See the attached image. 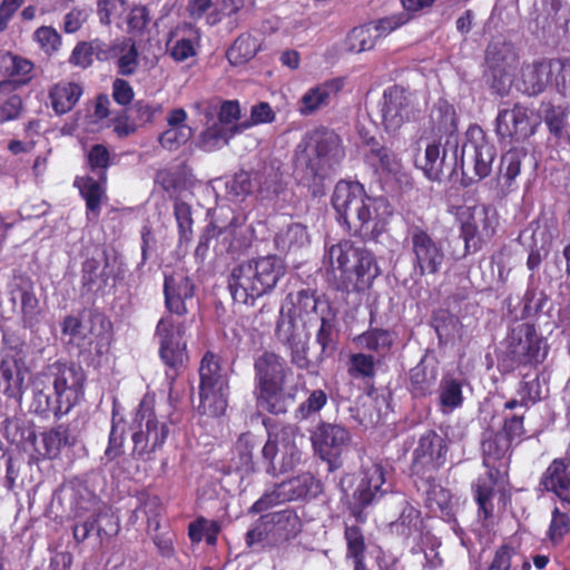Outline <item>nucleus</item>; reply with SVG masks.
Masks as SVG:
<instances>
[{
  "label": "nucleus",
  "instance_id": "15",
  "mask_svg": "<svg viewBox=\"0 0 570 570\" xmlns=\"http://www.w3.org/2000/svg\"><path fill=\"white\" fill-rule=\"evenodd\" d=\"M322 492V482L311 472H302L265 491L249 508L248 514L263 513L271 508L298 500L316 498Z\"/></svg>",
  "mask_w": 570,
  "mask_h": 570
},
{
  "label": "nucleus",
  "instance_id": "61",
  "mask_svg": "<svg viewBox=\"0 0 570 570\" xmlns=\"http://www.w3.org/2000/svg\"><path fill=\"white\" fill-rule=\"evenodd\" d=\"M431 117L444 131H453L456 128L455 110L446 100L441 99L435 104Z\"/></svg>",
  "mask_w": 570,
  "mask_h": 570
},
{
  "label": "nucleus",
  "instance_id": "30",
  "mask_svg": "<svg viewBox=\"0 0 570 570\" xmlns=\"http://www.w3.org/2000/svg\"><path fill=\"white\" fill-rule=\"evenodd\" d=\"M187 112L183 108L171 109L166 116V129L160 132L158 141L167 150H177L185 145L194 134L187 125Z\"/></svg>",
  "mask_w": 570,
  "mask_h": 570
},
{
  "label": "nucleus",
  "instance_id": "43",
  "mask_svg": "<svg viewBox=\"0 0 570 570\" xmlns=\"http://www.w3.org/2000/svg\"><path fill=\"white\" fill-rule=\"evenodd\" d=\"M220 524L216 520H208L203 515L197 517L188 525V537L193 543H199L204 539L208 546H215Z\"/></svg>",
  "mask_w": 570,
  "mask_h": 570
},
{
  "label": "nucleus",
  "instance_id": "60",
  "mask_svg": "<svg viewBox=\"0 0 570 570\" xmlns=\"http://www.w3.org/2000/svg\"><path fill=\"white\" fill-rule=\"evenodd\" d=\"M443 161L444 158L441 157L440 145H428L422 168L430 180H439L441 178Z\"/></svg>",
  "mask_w": 570,
  "mask_h": 570
},
{
  "label": "nucleus",
  "instance_id": "42",
  "mask_svg": "<svg viewBox=\"0 0 570 570\" xmlns=\"http://www.w3.org/2000/svg\"><path fill=\"white\" fill-rule=\"evenodd\" d=\"M127 432V423L122 416L112 412L111 426L108 436V445L105 450V456L108 461H115L120 458L124 451V444Z\"/></svg>",
  "mask_w": 570,
  "mask_h": 570
},
{
  "label": "nucleus",
  "instance_id": "36",
  "mask_svg": "<svg viewBox=\"0 0 570 570\" xmlns=\"http://www.w3.org/2000/svg\"><path fill=\"white\" fill-rule=\"evenodd\" d=\"M75 186L86 200L88 219H96L100 214L101 203L106 199L105 183L92 177H78L75 180Z\"/></svg>",
  "mask_w": 570,
  "mask_h": 570
},
{
  "label": "nucleus",
  "instance_id": "1",
  "mask_svg": "<svg viewBox=\"0 0 570 570\" xmlns=\"http://www.w3.org/2000/svg\"><path fill=\"white\" fill-rule=\"evenodd\" d=\"M52 380L39 374L32 382L30 411L42 419L60 420L83 395L86 376L80 367L57 362L52 365Z\"/></svg>",
  "mask_w": 570,
  "mask_h": 570
},
{
  "label": "nucleus",
  "instance_id": "10",
  "mask_svg": "<svg viewBox=\"0 0 570 570\" xmlns=\"http://www.w3.org/2000/svg\"><path fill=\"white\" fill-rule=\"evenodd\" d=\"M185 334V323L175 322L170 316L161 317L156 325L158 356L164 364L165 377L170 387L188 367L189 353Z\"/></svg>",
  "mask_w": 570,
  "mask_h": 570
},
{
  "label": "nucleus",
  "instance_id": "50",
  "mask_svg": "<svg viewBox=\"0 0 570 570\" xmlns=\"http://www.w3.org/2000/svg\"><path fill=\"white\" fill-rule=\"evenodd\" d=\"M195 287H164L165 304L170 313L185 315L188 313L187 302L195 295Z\"/></svg>",
  "mask_w": 570,
  "mask_h": 570
},
{
  "label": "nucleus",
  "instance_id": "13",
  "mask_svg": "<svg viewBox=\"0 0 570 570\" xmlns=\"http://www.w3.org/2000/svg\"><path fill=\"white\" fill-rule=\"evenodd\" d=\"M137 430L132 433V458L137 460H151L153 454L166 443L170 429L168 420L159 419L154 407L141 402L136 415Z\"/></svg>",
  "mask_w": 570,
  "mask_h": 570
},
{
  "label": "nucleus",
  "instance_id": "41",
  "mask_svg": "<svg viewBox=\"0 0 570 570\" xmlns=\"http://www.w3.org/2000/svg\"><path fill=\"white\" fill-rule=\"evenodd\" d=\"M531 233L533 248H540L543 253L549 252V246L556 235V223L553 219L541 216L532 222L523 235Z\"/></svg>",
  "mask_w": 570,
  "mask_h": 570
},
{
  "label": "nucleus",
  "instance_id": "35",
  "mask_svg": "<svg viewBox=\"0 0 570 570\" xmlns=\"http://www.w3.org/2000/svg\"><path fill=\"white\" fill-rule=\"evenodd\" d=\"M0 75L11 78L18 85H27L35 76V65L11 52H0Z\"/></svg>",
  "mask_w": 570,
  "mask_h": 570
},
{
  "label": "nucleus",
  "instance_id": "29",
  "mask_svg": "<svg viewBox=\"0 0 570 570\" xmlns=\"http://www.w3.org/2000/svg\"><path fill=\"white\" fill-rule=\"evenodd\" d=\"M521 380L517 386V395L519 399H510L503 405V410L512 411L517 406L529 410L543 400L542 382L540 380L541 372L539 366L527 367V370L519 371Z\"/></svg>",
  "mask_w": 570,
  "mask_h": 570
},
{
  "label": "nucleus",
  "instance_id": "26",
  "mask_svg": "<svg viewBox=\"0 0 570 570\" xmlns=\"http://www.w3.org/2000/svg\"><path fill=\"white\" fill-rule=\"evenodd\" d=\"M561 69V60H541L524 65L517 88L529 96L542 92L550 83L552 76Z\"/></svg>",
  "mask_w": 570,
  "mask_h": 570
},
{
  "label": "nucleus",
  "instance_id": "52",
  "mask_svg": "<svg viewBox=\"0 0 570 570\" xmlns=\"http://www.w3.org/2000/svg\"><path fill=\"white\" fill-rule=\"evenodd\" d=\"M422 522L421 512L409 505L402 510L399 519L392 527L397 534L409 539L413 534L421 532Z\"/></svg>",
  "mask_w": 570,
  "mask_h": 570
},
{
  "label": "nucleus",
  "instance_id": "32",
  "mask_svg": "<svg viewBox=\"0 0 570 570\" xmlns=\"http://www.w3.org/2000/svg\"><path fill=\"white\" fill-rule=\"evenodd\" d=\"M24 371L21 362L13 355L0 362V390L8 397L21 403L24 393Z\"/></svg>",
  "mask_w": 570,
  "mask_h": 570
},
{
  "label": "nucleus",
  "instance_id": "54",
  "mask_svg": "<svg viewBox=\"0 0 570 570\" xmlns=\"http://www.w3.org/2000/svg\"><path fill=\"white\" fill-rule=\"evenodd\" d=\"M524 413H504L503 423L498 433L512 444H520L527 432L524 428Z\"/></svg>",
  "mask_w": 570,
  "mask_h": 570
},
{
  "label": "nucleus",
  "instance_id": "6",
  "mask_svg": "<svg viewBox=\"0 0 570 570\" xmlns=\"http://www.w3.org/2000/svg\"><path fill=\"white\" fill-rule=\"evenodd\" d=\"M254 372L257 406L275 415L286 413L285 386L293 376L286 360L275 352L264 351L254 361Z\"/></svg>",
  "mask_w": 570,
  "mask_h": 570
},
{
  "label": "nucleus",
  "instance_id": "40",
  "mask_svg": "<svg viewBox=\"0 0 570 570\" xmlns=\"http://www.w3.org/2000/svg\"><path fill=\"white\" fill-rule=\"evenodd\" d=\"M463 382L459 379L444 376L440 383L439 402L443 413L452 412L463 405Z\"/></svg>",
  "mask_w": 570,
  "mask_h": 570
},
{
  "label": "nucleus",
  "instance_id": "3",
  "mask_svg": "<svg viewBox=\"0 0 570 570\" xmlns=\"http://www.w3.org/2000/svg\"><path fill=\"white\" fill-rule=\"evenodd\" d=\"M341 138L331 129L316 128L305 134L295 150V173L309 184L324 178L344 158Z\"/></svg>",
  "mask_w": 570,
  "mask_h": 570
},
{
  "label": "nucleus",
  "instance_id": "39",
  "mask_svg": "<svg viewBox=\"0 0 570 570\" xmlns=\"http://www.w3.org/2000/svg\"><path fill=\"white\" fill-rule=\"evenodd\" d=\"M228 390L229 387L199 390V414L210 417L224 415L228 406Z\"/></svg>",
  "mask_w": 570,
  "mask_h": 570
},
{
  "label": "nucleus",
  "instance_id": "37",
  "mask_svg": "<svg viewBox=\"0 0 570 570\" xmlns=\"http://www.w3.org/2000/svg\"><path fill=\"white\" fill-rule=\"evenodd\" d=\"M425 492V503L431 512L440 514L445 521H451L455 517L454 502L451 493L442 488L438 481L432 485H421Z\"/></svg>",
  "mask_w": 570,
  "mask_h": 570
},
{
  "label": "nucleus",
  "instance_id": "16",
  "mask_svg": "<svg viewBox=\"0 0 570 570\" xmlns=\"http://www.w3.org/2000/svg\"><path fill=\"white\" fill-rule=\"evenodd\" d=\"M458 217L466 253L476 252L483 243L489 242L499 226L497 210L485 205L462 207Z\"/></svg>",
  "mask_w": 570,
  "mask_h": 570
},
{
  "label": "nucleus",
  "instance_id": "5",
  "mask_svg": "<svg viewBox=\"0 0 570 570\" xmlns=\"http://www.w3.org/2000/svg\"><path fill=\"white\" fill-rule=\"evenodd\" d=\"M543 337L530 322L513 323L498 353V370L501 374L539 366L547 356L542 351Z\"/></svg>",
  "mask_w": 570,
  "mask_h": 570
},
{
  "label": "nucleus",
  "instance_id": "24",
  "mask_svg": "<svg viewBox=\"0 0 570 570\" xmlns=\"http://www.w3.org/2000/svg\"><path fill=\"white\" fill-rule=\"evenodd\" d=\"M385 473L386 471L382 463L371 462L363 465L361 480L353 493L354 502L351 507V513L357 520L363 521V510L385 493L382 489L385 483Z\"/></svg>",
  "mask_w": 570,
  "mask_h": 570
},
{
  "label": "nucleus",
  "instance_id": "4",
  "mask_svg": "<svg viewBox=\"0 0 570 570\" xmlns=\"http://www.w3.org/2000/svg\"><path fill=\"white\" fill-rule=\"evenodd\" d=\"M512 443L498 432H492L482 441L483 464L489 470L476 479L473 495L478 505V514L484 521L493 517V498L499 478L508 472Z\"/></svg>",
  "mask_w": 570,
  "mask_h": 570
},
{
  "label": "nucleus",
  "instance_id": "18",
  "mask_svg": "<svg viewBox=\"0 0 570 570\" xmlns=\"http://www.w3.org/2000/svg\"><path fill=\"white\" fill-rule=\"evenodd\" d=\"M406 234L415 268L422 275L435 274L444 261L442 243L435 239L421 223L409 222Z\"/></svg>",
  "mask_w": 570,
  "mask_h": 570
},
{
  "label": "nucleus",
  "instance_id": "62",
  "mask_svg": "<svg viewBox=\"0 0 570 570\" xmlns=\"http://www.w3.org/2000/svg\"><path fill=\"white\" fill-rule=\"evenodd\" d=\"M327 394L323 390L312 391L307 399L298 405L297 412L303 419H307L320 412L327 404Z\"/></svg>",
  "mask_w": 570,
  "mask_h": 570
},
{
  "label": "nucleus",
  "instance_id": "64",
  "mask_svg": "<svg viewBox=\"0 0 570 570\" xmlns=\"http://www.w3.org/2000/svg\"><path fill=\"white\" fill-rule=\"evenodd\" d=\"M521 151L518 149L508 150L501 158L500 174L507 180H513L520 174Z\"/></svg>",
  "mask_w": 570,
  "mask_h": 570
},
{
  "label": "nucleus",
  "instance_id": "19",
  "mask_svg": "<svg viewBox=\"0 0 570 570\" xmlns=\"http://www.w3.org/2000/svg\"><path fill=\"white\" fill-rule=\"evenodd\" d=\"M495 158V147L488 140L479 126L466 131V140L461 150V165L464 175L472 173L476 179L488 177Z\"/></svg>",
  "mask_w": 570,
  "mask_h": 570
},
{
  "label": "nucleus",
  "instance_id": "47",
  "mask_svg": "<svg viewBox=\"0 0 570 570\" xmlns=\"http://www.w3.org/2000/svg\"><path fill=\"white\" fill-rule=\"evenodd\" d=\"M345 559L366 557V537L362 527L358 524H347L344 527Z\"/></svg>",
  "mask_w": 570,
  "mask_h": 570
},
{
  "label": "nucleus",
  "instance_id": "34",
  "mask_svg": "<svg viewBox=\"0 0 570 570\" xmlns=\"http://www.w3.org/2000/svg\"><path fill=\"white\" fill-rule=\"evenodd\" d=\"M82 87L78 82L61 80L49 89V100L57 115L69 112L82 96Z\"/></svg>",
  "mask_w": 570,
  "mask_h": 570
},
{
  "label": "nucleus",
  "instance_id": "11",
  "mask_svg": "<svg viewBox=\"0 0 570 570\" xmlns=\"http://www.w3.org/2000/svg\"><path fill=\"white\" fill-rule=\"evenodd\" d=\"M448 452L449 441L435 430H428L420 435L410 464V476L417 490H421V485H433L439 481Z\"/></svg>",
  "mask_w": 570,
  "mask_h": 570
},
{
  "label": "nucleus",
  "instance_id": "25",
  "mask_svg": "<svg viewBox=\"0 0 570 570\" xmlns=\"http://www.w3.org/2000/svg\"><path fill=\"white\" fill-rule=\"evenodd\" d=\"M245 4L246 0H188L186 11L191 19L205 18L208 24L215 26L236 16Z\"/></svg>",
  "mask_w": 570,
  "mask_h": 570
},
{
  "label": "nucleus",
  "instance_id": "23",
  "mask_svg": "<svg viewBox=\"0 0 570 570\" xmlns=\"http://www.w3.org/2000/svg\"><path fill=\"white\" fill-rule=\"evenodd\" d=\"M284 262L277 256H266L257 261L238 264L230 274L232 285L245 283H259L261 285H276L285 275Z\"/></svg>",
  "mask_w": 570,
  "mask_h": 570
},
{
  "label": "nucleus",
  "instance_id": "53",
  "mask_svg": "<svg viewBox=\"0 0 570 570\" xmlns=\"http://www.w3.org/2000/svg\"><path fill=\"white\" fill-rule=\"evenodd\" d=\"M276 335L281 342L288 346L292 364L301 370H307L309 367L311 361L307 356L306 344L297 340L293 334L286 335L283 338L281 324L277 325Z\"/></svg>",
  "mask_w": 570,
  "mask_h": 570
},
{
  "label": "nucleus",
  "instance_id": "57",
  "mask_svg": "<svg viewBox=\"0 0 570 570\" xmlns=\"http://www.w3.org/2000/svg\"><path fill=\"white\" fill-rule=\"evenodd\" d=\"M33 40L48 56L56 53L61 47V36L50 26L38 28L33 33Z\"/></svg>",
  "mask_w": 570,
  "mask_h": 570
},
{
  "label": "nucleus",
  "instance_id": "56",
  "mask_svg": "<svg viewBox=\"0 0 570 570\" xmlns=\"http://www.w3.org/2000/svg\"><path fill=\"white\" fill-rule=\"evenodd\" d=\"M105 45L99 40L91 42H79L72 50L69 62L80 68H87L92 63V56L96 53L98 57L99 51H106Z\"/></svg>",
  "mask_w": 570,
  "mask_h": 570
},
{
  "label": "nucleus",
  "instance_id": "20",
  "mask_svg": "<svg viewBox=\"0 0 570 570\" xmlns=\"http://www.w3.org/2000/svg\"><path fill=\"white\" fill-rule=\"evenodd\" d=\"M540 124L541 116L535 109L515 104L499 110L495 130L502 139L523 141L534 135Z\"/></svg>",
  "mask_w": 570,
  "mask_h": 570
},
{
  "label": "nucleus",
  "instance_id": "63",
  "mask_svg": "<svg viewBox=\"0 0 570 570\" xmlns=\"http://www.w3.org/2000/svg\"><path fill=\"white\" fill-rule=\"evenodd\" d=\"M523 311L525 316L535 315L541 312L547 303V297L538 287H528L523 295Z\"/></svg>",
  "mask_w": 570,
  "mask_h": 570
},
{
  "label": "nucleus",
  "instance_id": "31",
  "mask_svg": "<svg viewBox=\"0 0 570 570\" xmlns=\"http://www.w3.org/2000/svg\"><path fill=\"white\" fill-rule=\"evenodd\" d=\"M518 61L519 56L514 47L504 40H494L487 48L485 63L494 77L510 76Z\"/></svg>",
  "mask_w": 570,
  "mask_h": 570
},
{
  "label": "nucleus",
  "instance_id": "27",
  "mask_svg": "<svg viewBox=\"0 0 570 570\" xmlns=\"http://www.w3.org/2000/svg\"><path fill=\"white\" fill-rule=\"evenodd\" d=\"M344 86L345 78L337 77L308 88L297 102L298 112L302 116H311L327 107L332 99L343 90Z\"/></svg>",
  "mask_w": 570,
  "mask_h": 570
},
{
  "label": "nucleus",
  "instance_id": "8",
  "mask_svg": "<svg viewBox=\"0 0 570 570\" xmlns=\"http://www.w3.org/2000/svg\"><path fill=\"white\" fill-rule=\"evenodd\" d=\"M194 107L204 112L206 127L199 136V145L206 151L220 149L229 140L248 129V124L240 120L242 109L237 100L222 101L217 109V120H214L212 110H216L208 102H196Z\"/></svg>",
  "mask_w": 570,
  "mask_h": 570
},
{
  "label": "nucleus",
  "instance_id": "17",
  "mask_svg": "<svg viewBox=\"0 0 570 570\" xmlns=\"http://www.w3.org/2000/svg\"><path fill=\"white\" fill-rule=\"evenodd\" d=\"M421 112L419 96L400 86L384 90L381 102L382 125L387 132H396Z\"/></svg>",
  "mask_w": 570,
  "mask_h": 570
},
{
  "label": "nucleus",
  "instance_id": "51",
  "mask_svg": "<svg viewBox=\"0 0 570 570\" xmlns=\"http://www.w3.org/2000/svg\"><path fill=\"white\" fill-rule=\"evenodd\" d=\"M570 533V515L554 507L551 511V521L547 538L553 547L560 546Z\"/></svg>",
  "mask_w": 570,
  "mask_h": 570
},
{
  "label": "nucleus",
  "instance_id": "28",
  "mask_svg": "<svg viewBox=\"0 0 570 570\" xmlns=\"http://www.w3.org/2000/svg\"><path fill=\"white\" fill-rule=\"evenodd\" d=\"M539 485L563 505H570V458L553 459L541 474Z\"/></svg>",
  "mask_w": 570,
  "mask_h": 570
},
{
  "label": "nucleus",
  "instance_id": "22",
  "mask_svg": "<svg viewBox=\"0 0 570 570\" xmlns=\"http://www.w3.org/2000/svg\"><path fill=\"white\" fill-rule=\"evenodd\" d=\"M311 440L315 452L328 463L332 471L342 465V454L351 442V434L342 425L322 422L316 426Z\"/></svg>",
  "mask_w": 570,
  "mask_h": 570
},
{
  "label": "nucleus",
  "instance_id": "12",
  "mask_svg": "<svg viewBox=\"0 0 570 570\" xmlns=\"http://www.w3.org/2000/svg\"><path fill=\"white\" fill-rule=\"evenodd\" d=\"M61 332L69 336V344L78 347L79 354L101 353V346L108 342L111 323L97 309H85L79 317L69 315L63 318Z\"/></svg>",
  "mask_w": 570,
  "mask_h": 570
},
{
  "label": "nucleus",
  "instance_id": "9",
  "mask_svg": "<svg viewBox=\"0 0 570 570\" xmlns=\"http://www.w3.org/2000/svg\"><path fill=\"white\" fill-rule=\"evenodd\" d=\"M325 261L333 272L340 271V281L370 285L380 271L371 252L356 247L351 240H342L326 249ZM334 281L338 277L334 275Z\"/></svg>",
  "mask_w": 570,
  "mask_h": 570
},
{
  "label": "nucleus",
  "instance_id": "45",
  "mask_svg": "<svg viewBox=\"0 0 570 570\" xmlns=\"http://www.w3.org/2000/svg\"><path fill=\"white\" fill-rule=\"evenodd\" d=\"M42 442L46 453L50 458L58 456L63 448L75 445V439L71 436L69 428L65 424H59L43 432Z\"/></svg>",
  "mask_w": 570,
  "mask_h": 570
},
{
  "label": "nucleus",
  "instance_id": "21",
  "mask_svg": "<svg viewBox=\"0 0 570 570\" xmlns=\"http://www.w3.org/2000/svg\"><path fill=\"white\" fill-rule=\"evenodd\" d=\"M407 24V14H390L353 28L345 40L348 51L360 53L375 48L379 40Z\"/></svg>",
  "mask_w": 570,
  "mask_h": 570
},
{
  "label": "nucleus",
  "instance_id": "44",
  "mask_svg": "<svg viewBox=\"0 0 570 570\" xmlns=\"http://www.w3.org/2000/svg\"><path fill=\"white\" fill-rule=\"evenodd\" d=\"M308 243L306 228L301 224L288 226L275 237V246L282 253H289L304 247Z\"/></svg>",
  "mask_w": 570,
  "mask_h": 570
},
{
  "label": "nucleus",
  "instance_id": "7",
  "mask_svg": "<svg viewBox=\"0 0 570 570\" xmlns=\"http://www.w3.org/2000/svg\"><path fill=\"white\" fill-rule=\"evenodd\" d=\"M304 435L295 424L267 429V441L262 449L266 473L272 476L293 471L302 462Z\"/></svg>",
  "mask_w": 570,
  "mask_h": 570
},
{
  "label": "nucleus",
  "instance_id": "48",
  "mask_svg": "<svg viewBox=\"0 0 570 570\" xmlns=\"http://www.w3.org/2000/svg\"><path fill=\"white\" fill-rule=\"evenodd\" d=\"M368 159L374 166H377V170H381L382 174L396 176L402 168L400 158L384 146H373Z\"/></svg>",
  "mask_w": 570,
  "mask_h": 570
},
{
  "label": "nucleus",
  "instance_id": "46",
  "mask_svg": "<svg viewBox=\"0 0 570 570\" xmlns=\"http://www.w3.org/2000/svg\"><path fill=\"white\" fill-rule=\"evenodd\" d=\"M259 41L250 35L239 36L227 51V58L233 65H240L257 53Z\"/></svg>",
  "mask_w": 570,
  "mask_h": 570
},
{
  "label": "nucleus",
  "instance_id": "59",
  "mask_svg": "<svg viewBox=\"0 0 570 570\" xmlns=\"http://www.w3.org/2000/svg\"><path fill=\"white\" fill-rule=\"evenodd\" d=\"M177 31H171L167 42V51L170 57L177 62H183L196 56L194 42L188 38L175 39Z\"/></svg>",
  "mask_w": 570,
  "mask_h": 570
},
{
  "label": "nucleus",
  "instance_id": "2",
  "mask_svg": "<svg viewBox=\"0 0 570 570\" xmlns=\"http://www.w3.org/2000/svg\"><path fill=\"white\" fill-rule=\"evenodd\" d=\"M332 204L341 219L352 229L366 236L381 234L391 216L392 207L384 197L367 196L364 187L355 181H338Z\"/></svg>",
  "mask_w": 570,
  "mask_h": 570
},
{
  "label": "nucleus",
  "instance_id": "49",
  "mask_svg": "<svg viewBox=\"0 0 570 570\" xmlns=\"http://www.w3.org/2000/svg\"><path fill=\"white\" fill-rule=\"evenodd\" d=\"M435 380L433 372H429L426 366L419 364L410 371L409 390L413 397H425L432 393Z\"/></svg>",
  "mask_w": 570,
  "mask_h": 570
},
{
  "label": "nucleus",
  "instance_id": "55",
  "mask_svg": "<svg viewBox=\"0 0 570 570\" xmlns=\"http://www.w3.org/2000/svg\"><path fill=\"white\" fill-rule=\"evenodd\" d=\"M348 374L353 379H374L375 358L372 354L355 353L350 356Z\"/></svg>",
  "mask_w": 570,
  "mask_h": 570
},
{
  "label": "nucleus",
  "instance_id": "14",
  "mask_svg": "<svg viewBox=\"0 0 570 570\" xmlns=\"http://www.w3.org/2000/svg\"><path fill=\"white\" fill-rule=\"evenodd\" d=\"M303 530V522L295 509L262 514L246 532L245 542L248 547L269 540L284 543L295 539Z\"/></svg>",
  "mask_w": 570,
  "mask_h": 570
},
{
  "label": "nucleus",
  "instance_id": "33",
  "mask_svg": "<svg viewBox=\"0 0 570 570\" xmlns=\"http://www.w3.org/2000/svg\"><path fill=\"white\" fill-rule=\"evenodd\" d=\"M99 60L116 59L118 72L122 76L132 75L138 68V51L131 39H117L106 51L98 52Z\"/></svg>",
  "mask_w": 570,
  "mask_h": 570
},
{
  "label": "nucleus",
  "instance_id": "38",
  "mask_svg": "<svg viewBox=\"0 0 570 570\" xmlns=\"http://www.w3.org/2000/svg\"><path fill=\"white\" fill-rule=\"evenodd\" d=\"M354 343L379 356L384 357L394 345V337L391 331L379 327H370L354 338Z\"/></svg>",
  "mask_w": 570,
  "mask_h": 570
},
{
  "label": "nucleus",
  "instance_id": "58",
  "mask_svg": "<svg viewBox=\"0 0 570 570\" xmlns=\"http://www.w3.org/2000/svg\"><path fill=\"white\" fill-rule=\"evenodd\" d=\"M519 544L512 541L500 544L487 567V570H511L512 558L518 553Z\"/></svg>",
  "mask_w": 570,
  "mask_h": 570
}]
</instances>
